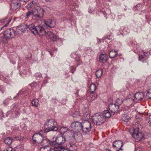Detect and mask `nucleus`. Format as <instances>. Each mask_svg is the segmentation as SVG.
<instances>
[{
	"instance_id": "cd10ccee",
	"label": "nucleus",
	"mask_w": 151,
	"mask_h": 151,
	"mask_svg": "<svg viewBox=\"0 0 151 151\" xmlns=\"http://www.w3.org/2000/svg\"><path fill=\"white\" fill-rule=\"evenodd\" d=\"M123 101L122 98H118L116 100L115 103L119 107V106L122 104Z\"/></svg>"
},
{
	"instance_id": "0eeeda50",
	"label": "nucleus",
	"mask_w": 151,
	"mask_h": 151,
	"mask_svg": "<svg viewBox=\"0 0 151 151\" xmlns=\"http://www.w3.org/2000/svg\"><path fill=\"white\" fill-rule=\"evenodd\" d=\"M91 122L89 121H85L82 122L81 125L80 126V128L84 132H89L91 128Z\"/></svg>"
},
{
	"instance_id": "9b49d317",
	"label": "nucleus",
	"mask_w": 151,
	"mask_h": 151,
	"mask_svg": "<svg viewBox=\"0 0 151 151\" xmlns=\"http://www.w3.org/2000/svg\"><path fill=\"white\" fill-rule=\"evenodd\" d=\"M47 28L53 27L55 25V22L53 20L47 19L44 22Z\"/></svg>"
},
{
	"instance_id": "4468645a",
	"label": "nucleus",
	"mask_w": 151,
	"mask_h": 151,
	"mask_svg": "<svg viewBox=\"0 0 151 151\" xmlns=\"http://www.w3.org/2000/svg\"><path fill=\"white\" fill-rule=\"evenodd\" d=\"M65 138L62 136H59L55 140L56 143L58 144V146L63 145L65 142Z\"/></svg>"
},
{
	"instance_id": "79ce46f5",
	"label": "nucleus",
	"mask_w": 151,
	"mask_h": 151,
	"mask_svg": "<svg viewBox=\"0 0 151 151\" xmlns=\"http://www.w3.org/2000/svg\"><path fill=\"white\" fill-rule=\"evenodd\" d=\"M64 20H67L68 21V22L69 23H70L71 22V19H65Z\"/></svg>"
},
{
	"instance_id": "1a4fd4ad",
	"label": "nucleus",
	"mask_w": 151,
	"mask_h": 151,
	"mask_svg": "<svg viewBox=\"0 0 151 151\" xmlns=\"http://www.w3.org/2000/svg\"><path fill=\"white\" fill-rule=\"evenodd\" d=\"M132 95L134 97L133 101L135 103H137L140 101L142 100L144 96L143 93L140 92H137L134 95L133 94V93L129 94L130 96H131Z\"/></svg>"
},
{
	"instance_id": "5fc2aeb1",
	"label": "nucleus",
	"mask_w": 151,
	"mask_h": 151,
	"mask_svg": "<svg viewBox=\"0 0 151 151\" xmlns=\"http://www.w3.org/2000/svg\"><path fill=\"white\" fill-rule=\"evenodd\" d=\"M72 68H73V69H74V68L73 67H72Z\"/></svg>"
},
{
	"instance_id": "dca6fc26",
	"label": "nucleus",
	"mask_w": 151,
	"mask_h": 151,
	"mask_svg": "<svg viewBox=\"0 0 151 151\" xmlns=\"http://www.w3.org/2000/svg\"><path fill=\"white\" fill-rule=\"evenodd\" d=\"M11 21V19L10 18H8L6 17L4 19H2L0 20V23L4 24V25L1 27V30H2V29L4 27L7 26Z\"/></svg>"
},
{
	"instance_id": "c85d7f7f",
	"label": "nucleus",
	"mask_w": 151,
	"mask_h": 151,
	"mask_svg": "<svg viewBox=\"0 0 151 151\" xmlns=\"http://www.w3.org/2000/svg\"><path fill=\"white\" fill-rule=\"evenodd\" d=\"M145 98L147 99H151V89L147 90L145 92Z\"/></svg>"
},
{
	"instance_id": "37998d69",
	"label": "nucleus",
	"mask_w": 151,
	"mask_h": 151,
	"mask_svg": "<svg viewBox=\"0 0 151 151\" xmlns=\"http://www.w3.org/2000/svg\"><path fill=\"white\" fill-rule=\"evenodd\" d=\"M148 122L150 124V126L151 127V118H150Z\"/></svg>"
},
{
	"instance_id": "09e8293b",
	"label": "nucleus",
	"mask_w": 151,
	"mask_h": 151,
	"mask_svg": "<svg viewBox=\"0 0 151 151\" xmlns=\"http://www.w3.org/2000/svg\"><path fill=\"white\" fill-rule=\"evenodd\" d=\"M126 122H128V119H127L126 120H124Z\"/></svg>"
},
{
	"instance_id": "f704fd0d",
	"label": "nucleus",
	"mask_w": 151,
	"mask_h": 151,
	"mask_svg": "<svg viewBox=\"0 0 151 151\" xmlns=\"http://www.w3.org/2000/svg\"><path fill=\"white\" fill-rule=\"evenodd\" d=\"M23 149V147L19 146L16 147L14 151H22Z\"/></svg>"
},
{
	"instance_id": "e433bc0d",
	"label": "nucleus",
	"mask_w": 151,
	"mask_h": 151,
	"mask_svg": "<svg viewBox=\"0 0 151 151\" xmlns=\"http://www.w3.org/2000/svg\"><path fill=\"white\" fill-rule=\"evenodd\" d=\"M145 56V55L144 53H143L142 54H140L139 55V60L140 61H142L143 59L144 58Z\"/></svg>"
},
{
	"instance_id": "7c9ffc66",
	"label": "nucleus",
	"mask_w": 151,
	"mask_h": 151,
	"mask_svg": "<svg viewBox=\"0 0 151 151\" xmlns=\"http://www.w3.org/2000/svg\"><path fill=\"white\" fill-rule=\"evenodd\" d=\"M68 130V129L67 127H62L60 129V132L61 134H63Z\"/></svg>"
},
{
	"instance_id": "7ed1b4c3",
	"label": "nucleus",
	"mask_w": 151,
	"mask_h": 151,
	"mask_svg": "<svg viewBox=\"0 0 151 151\" xmlns=\"http://www.w3.org/2000/svg\"><path fill=\"white\" fill-rule=\"evenodd\" d=\"M56 122L53 119H51L47 120L45 123L44 126L46 128L45 132L50 131H57L58 130V127H56Z\"/></svg>"
},
{
	"instance_id": "72a5a7b5",
	"label": "nucleus",
	"mask_w": 151,
	"mask_h": 151,
	"mask_svg": "<svg viewBox=\"0 0 151 151\" xmlns=\"http://www.w3.org/2000/svg\"><path fill=\"white\" fill-rule=\"evenodd\" d=\"M73 116L74 117L81 118V115L78 111H76L73 114Z\"/></svg>"
},
{
	"instance_id": "4c0bfd02",
	"label": "nucleus",
	"mask_w": 151,
	"mask_h": 151,
	"mask_svg": "<svg viewBox=\"0 0 151 151\" xmlns=\"http://www.w3.org/2000/svg\"><path fill=\"white\" fill-rule=\"evenodd\" d=\"M4 151H12V148L11 147H9L6 148Z\"/></svg>"
},
{
	"instance_id": "c9c22d12",
	"label": "nucleus",
	"mask_w": 151,
	"mask_h": 151,
	"mask_svg": "<svg viewBox=\"0 0 151 151\" xmlns=\"http://www.w3.org/2000/svg\"><path fill=\"white\" fill-rule=\"evenodd\" d=\"M49 143L50 144V145L53 146L54 147H57L58 146L56 147L55 146V144L56 142V141H49Z\"/></svg>"
},
{
	"instance_id": "2f4dec72",
	"label": "nucleus",
	"mask_w": 151,
	"mask_h": 151,
	"mask_svg": "<svg viewBox=\"0 0 151 151\" xmlns=\"http://www.w3.org/2000/svg\"><path fill=\"white\" fill-rule=\"evenodd\" d=\"M50 147L49 146H46L40 147V151H49L50 150Z\"/></svg>"
},
{
	"instance_id": "bb28decb",
	"label": "nucleus",
	"mask_w": 151,
	"mask_h": 151,
	"mask_svg": "<svg viewBox=\"0 0 151 151\" xmlns=\"http://www.w3.org/2000/svg\"><path fill=\"white\" fill-rule=\"evenodd\" d=\"M90 89L91 92L93 93L96 89V85L93 83L91 84L90 86Z\"/></svg>"
},
{
	"instance_id": "393cba45",
	"label": "nucleus",
	"mask_w": 151,
	"mask_h": 151,
	"mask_svg": "<svg viewBox=\"0 0 151 151\" xmlns=\"http://www.w3.org/2000/svg\"><path fill=\"white\" fill-rule=\"evenodd\" d=\"M34 11V9H33L32 10L29 11L27 12L26 13L25 19H27L31 16L32 15H33L32 17L34 16L35 15Z\"/></svg>"
},
{
	"instance_id": "c03bdc74",
	"label": "nucleus",
	"mask_w": 151,
	"mask_h": 151,
	"mask_svg": "<svg viewBox=\"0 0 151 151\" xmlns=\"http://www.w3.org/2000/svg\"><path fill=\"white\" fill-rule=\"evenodd\" d=\"M105 151H111L109 149H106L105 150Z\"/></svg>"
},
{
	"instance_id": "a211bd4d",
	"label": "nucleus",
	"mask_w": 151,
	"mask_h": 151,
	"mask_svg": "<svg viewBox=\"0 0 151 151\" xmlns=\"http://www.w3.org/2000/svg\"><path fill=\"white\" fill-rule=\"evenodd\" d=\"M48 37L53 41H56L58 37L57 36L55 35L54 33L51 31H48L46 32Z\"/></svg>"
},
{
	"instance_id": "20e7f679",
	"label": "nucleus",
	"mask_w": 151,
	"mask_h": 151,
	"mask_svg": "<svg viewBox=\"0 0 151 151\" xmlns=\"http://www.w3.org/2000/svg\"><path fill=\"white\" fill-rule=\"evenodd\" d=\"M15 34V31L13 29L9 28L5 30L4 32V36L2 38L1 40L4 43L7 42V40L13 38Z\"/></svg>"
},
{
	"instance_id": "4be33fe9",
	"label": "nucleus",
	"mask_w": 151,
	"mask_h": 151,
	"mask_svg": "<svg viewBox=\"0 0 151 151\" xmlns=\"http://www.w3.org/2000/svg\"><path fill=\"white\" fill-rule=\"evenodd\" d=\"M102 114V116L104 117L105 120L106 118H110L111 115L108 110H105Z\"/></svg>"
},
{
	"instance_id": "473e14b6",
	"label": "nucleus",
	"mask_w": 151,
	"mask_h": 151,
	"mask_svg": "<svg viewBox=\"0 0 151 151\" xmlns=\"http://www.w3.org/2000/svg\"><path fill=\"white\" fill-rule=\"evenodd\" d=\"M38 102L39 101L37 99H35L32 101L31 103L32 105L37 107L38 104Z\"/></svg>"
},
{
	"instance_id": "6e6d98bb",
	"label": "nucleus",
	"mask_w": 151,
	"mask_h": 151,
	"mask_svg": "<svg viewBox=\"0 0 151 151\" xmlns=\"http://www.w3.org/2000/svg\"><path fill=\"white\" fill-rule=\"evenodd\" d=\"M92 151H95L94 150H92Z\"/></svg>"
},
{
	"instance_id": "9d476101",
	"label": "nucleus",
	"mask_w": 151,
	"mask_h": 151,
	"mask_svg": "<svg viewBox=\"0 0 151 151\" xmlns=\"http://www.w3.org/2000/svg\"><path fill=\"white\" fill-rule=\"evenodd\" d=\"M20 1L19 0H12L11 5V8L13 10H15L20 6Z\"/></svg>"
},
{
	"instance_id": "6ab92c4d",
	"label": "nucleus",
	"mask_w": 151,
	"mask_h": 151,
	"mask_svg": "<svg viewBox=\"0 0 151 151\" xmlns=\"http://www.w3.org/2000/svg\"><path fill=\"white\" fill-rule=\"evenodd\" d=\"M99 59L100 62L103 63H105L107 60V55L103 54H101L99 56Z\"/></svg>"
},
{
	"instance_id": "f3484780",
	"label": "nucleus",
	"mask_w": 151,
	"mask_h": 151,
	"mask_svg": "<svg viewBox=\"0 0 151 151\" xmlns=\"http://www.w3.org/2000/svg\"><path fill=\"white\" fill-rule=\"evenodd\" d=\"M18 139V137H14L12 138L11 137H7L6 138L4 141V142L8 145H10L12 141L17 140Z\"/></svg>"
},
{
	"instance_id": "ddd939ff",
	"label": "nucleus",
	"mask_w": 151,
	"mask_h": 151,
	"mask_svg": "<svg viewBox=\"0 0 151 151\" xmlns=\"http://www.w3.org/2000/svg\"><path fill=\"white\" fill-rule=\"evenodd\" d=\"M123 145V142L120 140H116L114 141L113 144V147L117 150H120L121 149V147Z\"/></svg>"
},
{
	"instance_id": "f8f14e48",
	"label": "nucleus",
	"mask_w": 151,
	"mask_h": 151,
	"mask_svg": "<svg viewBox=\"0 0 151 151\" xmlns=\"http://www.w3.org/2000/svg\"><path fill=\"white\" fill-rule=\"evenodd\" d=\"M119 107L116 104L114 103H111L109 105V110L111 111V114H113L117 112Z\"/></svg>"
},
{
	"instance_id": "aec40b11",
	"label": "nucleus",
	"mask_w": 151,
	"mask_h": 151,
	"mask_svg": "<svg viewBox=\"0 0 151 151\" xmlns=\"http://www.w3.org/2000/svg\"><path fill=\"white\" fill-rule=\"evenodd\" d=\"M81 125V123L78 121H76L72 123L71 125V127L73 129H81L80 126Z\"/></svg>"
},
{
	"instance_id": "ea45409f",
	"label": "nucleus",
	"mask_w": 151,
	"mask_h": 151,
	"mask_svg": "<svg viewBox=\"0 0 151 151\" xmlns=\"http://www.w3.org/2000/svg\"><path fill=\"white\" fill-rule=\"evenodd\" d=\"M76 61L78 62L77 64H78V65L81 64L82 63V61L80 60V59H78L77 60H76Z\"/></svg>"
},
{
	"instance_id": "3c124183",
	"label": "nucleus",
	"mask_w": 151,
	"mask_h": 151,
	"mask_svg": "<svg viewBox=\"0 0 151 151\" xmlns=\"http://www.w3.org/2000/svg\"><path fill=\"white\" fill-rule=\"evenodd\" d=\"M71 72L72 73H73V71L72 70H71Z\"/></svg>"
},
{
	"instance_id": "864d4df0",
	"label": "nucleus",
	"mask_w": 151,
	"mask_h": 151,
	"mask_svg": "<svg viewBox=\"0 0 151 151\" xmlns=\"http://www.w3.org/2000/svg\"><path fill=\"white\" fill-rule=\"evenodd\" d=\"M50 53V54L51 55V56H52V54L51 53Z\"/></svg>"
},
{
	"instance_id": "8fccbe9b",
	"label": "nucleus",
	"mask_w": 151,
	"mask_h": 151,
	"mask_svg": "<svg viewBox=\"0 0 151 151\" xmlns=\"http://www.w3.org/2000/svg\"><path fill=\"white\" fill-rule=\"evenodd\" d=\"M94 99H95L94 98H93V99H91V100L93 101V100H94Z\"/></svg>"
},
{
	"instance_id": "a19ab883",
	"label": "nucleus",
	"mask_w": 151,
	"mask_h": 151,
	"mask_svg": "<svg viewBox=\"0 0 151 151\" xmlns=\"http://www.w3.org/2000/svg\"><path fill=\"white\" fill-rule=\"evenodd\" d=\"M32 4L31 3L28 4L27 6V7L28 8L30 7H31L32 6Z\"/></svg>"
},
{
	"instance_id": "a18cd8bd",
	"label": "nucleus",
	"mask_w": 151,
	"mask_h": 151,
	"mask_svg": "<svg viewBox=\"0 0 151 151\" xmlns=\"http://www.w3.org/2000/svg\"><path fill=\"white\" fill-rule=\"evenodd\" d=\"M116 151H123L122 149H120V150H117Z\"/></svg>"
},
{
	"instance_id": "58836bf2",
	"label": "nucleus",
	"mask_w": 151,
	"mask_h": 151,
	"mask_svg": "<svg viewBox=\"0 0 151 151\" xmlns=\"http://www.w3.org/2000/svg\"><path fill=\"white\" fill-rule=\"evenodd\" d=\"M134 151H142L141 148L139 147H136Z\"/></svg>"
},
{
	"instance_id": "c756f323",
	"label": "nucleus",
	"mask_w": 151,
	"mask_h": 151,
	"mask_svg": "<svg viewBox=\"0 0 151 151\" xmlns=\"http://www.w3.org/2000/svg\"><path fill=\"white\" fill-rule=\"evenodd\" d=\"M96 77L98 78H100L102 75V71L101 69H99L96 71Z\"/></svg>"
},
{
	"instance_id": "5701e85b",
	"label": "nucleus",
	"mask_w": 151,
	"mask_h": 151,
	"mask_svg": "<svg viewBox=\"0 0 151 151\" xmlns=\"http://www.w3.org/2000/svg\"><path fill=\"white\" fill-rule=\"evenodd\" d=\"M117 53L118 51L116 50H112L109 52V56L111 58H114Z\"/></svg>"
},
{
	"instance_id": "f257e3e1",
	"label": "nucleus",
	"mask_w": 151,
	"mask_h": 151,
	"mask_svg": "<svg viewBox=\"0 0 151 151\" xmlns=\"http://www.w3.org/2000/svg\"><path fill=\"white\" fill-rule=\"evenodd\" d=\"M49 9L46 6L41 7L37 6L34 8L35 15L33 18L36 19H39L43 17L46 10Z\"/></svg>"
},
{
	"instance_id": "2eb2a0df",
	"label": "nucleus",
	"mask_w": 151,
	"mask_h": 151,
	"mask_svg": "<svg viewBox=\"0 0 151 151\" xmlns=\"http://www.w3.org/2000/svg\"><path fill=\"white\" fill-rule=\"evenodd\" d=\"M26 25L24 24H22L17 27L16 28V32L19 34H22L25 30Z\"/></svg>"
},
{
	"instance_id": "a878e982",
	"label": "nucleus",
	"mask_w": 151,
	"mask_h": 151,
	"mask_svg": "<svg viewBox=\"0 0 151 151\" xmlns=\"http://www.w3.org/2000/svg\"><path fill=\"white\" fill-rule=\"evenodd\" d=\"M63 146H58L57 147H55L54 149L50 148V150L49 151H61L63 149Z\"/></svg>"
},
{
	"instance_id": "39448f33",
	"label": "nucleus",
	"mask_w": 151,
	"mask_h": 151,
	"mask_svg": "<svg viewBox=\"0 0 151 151\" xmlns=\"http://www.w3.org/2000/svg\"><path fill=\"white\" fill-rule=\"evenodd\" d=\"M92 120L93 123L96 125H99L102 124L105 121V119L101 113H96L92 117Z\"/></svg>"
},
{
	"instance_id": "f03ea898",
	"label": "nucleus",
	"mask_w": 151,
	"mask_h": 151,
	"mask_svg": "<svg viewBox=\"0 0 151 151\" xmlns=\"http://www.w3.org/2000/svg\"><path fill=\"white\" fill-rule=\"evenodd\" d=\"M28 28L35 35H43L46 33L44 28L40 25L35 27L33 24H31L28 26Z\"/></svg>"
},
{
	"instance_id": "b1692460",
	"label": "nucleus",
	"mask_w": 151,
	"mask_h": 151,
	"mask_svg": "<svg viewBox=\"0 0 151 151\" xmlns=\"http://www.w3.org/2000/svg\"><path fill=\"white\" fill-rule=\"evenodd\" d=\"M67 147L70 151H75L76 149V146L73 144L69 143Z\"/></svg>"
},
{
	"instance_id": "412c9836",
	"label": "nucleus",
	"mask_w": 151,
	"mask_h": 151,
	"mask_svg": "<svg viewBox=\"0 0 151 151\" xmlns=\"http://www.w3.org/2000/svg\"><path fill=\"white\" fill-rule=\"evenodd\" d=\"M90 118V115L87 112L83 113L82 115H81V119L83 120L84 121H88Z\"/></svg>"
},
{
	"instance_id": "49530a36",
	"label": "nucleus",
	"mask_w": 151,
	"mask_h": 151,
	"mask_svg": "<svg viewBox=\"0 0 151 151\" xmlns=\"http://www.w3.org/2000/svg\"><path fill=\"white\" fill-rule=\"evenodd\" d=\"M1 91L2 92V93H4L5 91V90L4 89H3L2 90H1Z\"/></svg>"
},
{
	"instance_id": "de8ad7c7",
	"label": "nucleus",
	"mask_w": 151,
	"mask_h": 151,
	"mask_svg": "<svg viewBox=\"0 0 151 151\" xmlns=\"http://www.w3.org/2000/svg\"><path fill=\"white\" fill-rule=\"evenodd\" d=\"M23 1L25 2L26 1H29V0H23Z\"/></svg>"
},
{
	"instance_id": "6e6552de",
	"label": "nucleus",
	"mask_w": 151,
	"mask_h": 151,
	"mask_svg": "<svg viewBox=\"0 0 151 151\" xmlns=\"http://www.w3.org/2000/svg\"><path fill=\"white\" fill-rule=\"evenodd\" d=\"M132 135L133 137L138 141L142 139L143 137L142 133L139 131V127L134 128L133 130Z\"/></svg>"
},
{
	"instance_id": "423d86ee",
	"label": "nucleus",
	"mask_w": 151,
	"mask_h": 151,
	"mask_svg": "<svg viewBox=\"0 0 151 151\" xmlns=\"http://www.w3.org/2000/svg\"><path fill=\"white\" fill-rule=\"evenodd\" d=\"M32 139L33 144L37 146L42 142L43 137L41 134L37 133L34 134Z\"/></svg>"
},
{
	"instance_id": "603ef678",
	"label": "nucleus",
	"mask_w": 151,
	"mask_h": 151,
	"mask_svg": "<svg viewBox=\"0 0 151 151\" xmlns=\"http://www.w3.org/2000/svg\"><path fill=\"white\" fill-rule=\"evenodd\" d=\"M46 1H49V0H45Z\"/></svg>"
}]
</instances>
